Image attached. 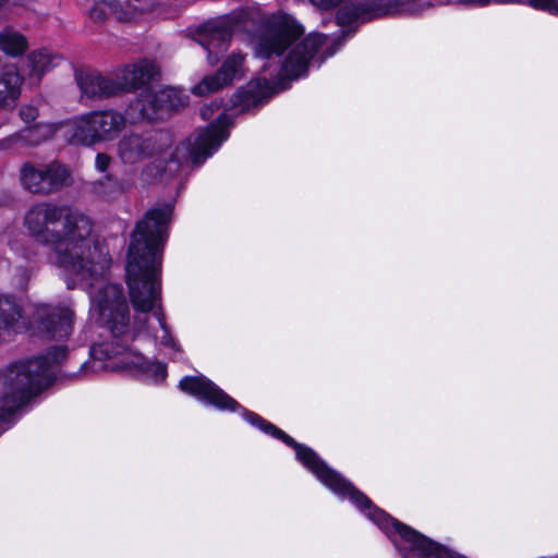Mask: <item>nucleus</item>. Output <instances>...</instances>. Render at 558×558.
Here are the masks:
<instances>
[{
  "instance_id": "obj_7",
  "label": "nucleus",
  "mask_w": 558,
  "mask_h": 558,
  "mask_svg": "<svg viewBox=\"0 0 558 558\" xmlns=\"http://www.w3.org/2000/svg\"><path fill=\"white\" fill-rule=\"evenodd\" d=\"M75 318L72 303L35 302L31 305L29 327L43 338L64 340L71 336Z\"/></svg>"
},
{
  "instance_id": "obj_29",
  "label": "nucleus",
  "mask_w": 558,
  "mask_h": 558,
  "mask_svg": "<svg viewBox=\"0 0 558 558\" xmlns=\"http://www.w3.org/2000/svg\"><path fill=\"white\" fill-rule=\"evenodd\" d=\"M87 369H88V366H87V364L85 363V364H83V365H82V367H81V371H80V372H81V373H83V374H86V373H87Z\"/></svg>"
},
{
  "instance_id": "obj_20",
  "label": "nucleus",
  "mask_w": 558,
  "mask_h": 558,
  "mask_svg": "<svg viewBox=\"0 0 558 558\" xmlns=\"http://www.w3.org/2000/svg\"><path fill=\"white\" fill-rule=\"evenodd\" d=\"M0 49L9 56L16 57L27 49V40L17 31L7 27L0 32Z\"/></svg>"
},
{
  "instance_id": "obj_1",
  "label": "nucleus",
  "mask_w": 558,
  "mask_h": 558,
  "mask_svg": "<svg viewBox=\"0 0 558 558\" xmlns=\"http://www.w3.org/2000/svg\"><path fill=\"white\" fill-rule=\"evenodd\" d=\"M172 213L171 203L153 207L132 233L125 266L135 311L132 323L122 287L107 281L110 257L93 234L89 216L69 205L40 202L24 217L29 234L50 250V262L62 270L66 287H81L88 292L90 311L108 332L105 340L92 344L90 356L98 361L121 357L117 367L135 369L153 383L166 378V365L131 351L130 344L143 336L173 352L180 351L161 301L162 252Z\"/></svg>"
},
{
  "instance_id": "obj_14",
  "label": "nucleus",
  "mask_w": 558,
  "mask_h": 558,
  "mask_svg": "<svg viewBox=\"0 0 558 558\" xmlns=\"http://www.w3.org/2000/svg\"><path fill=\"white\" fill-rule=\"evenodd\" d=\"M25 329L23 308L13 295L0 294V343Z\"/></svg>"
},
{
  "instance_id": "obj_15",
  "label": "nucleus",
  "mask_w": 558,
  "mask_h": 558,
  "mask_svg": "<svg viewBox=\"0 0 558 558\" xmlns=\"http://www.w3.org/2000/svg\"><path fill=\"white\" fill-rule=\"evenodd\" d=\"M75 78L82 94L89 98H104L121 93L117 78L106 77L97 72L77 71Z\"/></svg>"
},
{
  "instance_id": "obj_28",
  "label": "nucleus",
  "mask_w": 558,
  "mask_h": 558,
  "mask_svg": "<svg viewBox=\"0 0 558 558\" xmlns=\"http://www.w3.org/2000/svg\"><path fill=\"white\" fill-rule=\"evenodd\" d=\"M2 241L5 242L12 251L19 253L20 252V245L17 243V240H12L9 233H4L2 235Z\"/></svg>"
},
{
  "instance_id": "obj_23",
  "label": "nucleus",
  "mask_w": 558,
  "mask_h": 558,
  "mask_svg": "<svg viewBox=\"0 0 558 558\" xmlns=\"http://www.w3.org/2000/svg\"><path fill=\"white\" fill-rule=\"evenodd\" d=\"M512 1L513 0H453L456 4L470 8L486 7L493 3H512Z\"/></svg>"
},
{
  "instance_id": "obj_24",
  "label": "nucleus",
  "mask_w": 558,
  "mask_h": 558,
  "mask_svg": "<svg viewBox=\"0 0 558 558\" xmlns=\"http://www.w3.org/2000/svg\"><path fill=\"white\" fill-rule=\"evenodd\" d=\"M112 162V158L110 155L106 153H98L95 157V169L99 173H109L108 169L110 168Z\"/></svg>"
},
{
  "instance_id": "obj_26",
  "label": "nucleus",
  "mask_w": 558,
  "mask_h": 558,
  "mask_svg": "<svg viewBox=\"0 0 558 558\" xmlns=\"http://www.w3.org/2000/svg\"><path fill=\"white\" fill-rule=\"evenodd\" d=\"M342 1L343 0H311V3L322 11H328L339 5Z\"/></svg>"
},
{
  "instance_id": "obj_4",
  "label": "nucleus",
  "mask_w": 558,
  "mask_h": 558,
  "mask_svg": "<svg viewBox=\"0 0 558 558\" xmlns=\"http://www.w3.org/2000/svg\"><path fill=\"white\" fill-rule=\"evenodd\" d=\"M230 124V116L222 111L207 128L199 130L171 151L172 135L169 132H132L118 142L117 156L128 168L146 161L141 169L140 180L143 184H148L165 171L175 172L185 161L195 166L202 165L229 137Z\"/></svg>"
},
{
  "instance_id": "obj_18",
  "label": "nucleus",
  "mask_w": 558,
  "mask_h": 558,
  "mask_svg": "<svg viewBox=\"0 0 558 558\" xmlns=\"http://www.w3.org/2000/svg\"><path fill=\"white\" fill-rule=\"evenodd\" d=\"M23 78L13 64L0 59V109H12L21 96Z\"/></svg>"
},
{
  "instance_id": "obj_5",
  "label": "nucleus",
  "mask_w": 558,
  "mask_h": 558,
  "mask_svg": "<svg viewBox=\"0 0 558 558\" xmlns=\"http://www.w3.org/2000/svg\"><path fill=\"white\" fill-rule=\"evenodd\" d=\"M66 354V347H53L45 355L12 363L0 372V423L11 422L17 410L52 384Z\"/></svg>"
},
{
  "instance_id": "obj_3",
  "label": "nucleus",
  "mask_w": 558,
  "mask_h": 558,
  "mask_svg": "<svg viewBox=\"0 0 558 558\" xmlns=\"http://www.w3.org/2000/svg\"><path fill=\"white\" fill-rule=\"evenodd\" d=\"M201 401L220 411H241L242 416L251 425L294 448L298 461L324 486L339 498H348L374 522L390 538L401 558H465L375 507L371 499L340 473L329 468L313 449L296 442L283 430L256 413L243 409L232 397L204 375H201Z\"/></svg>"
},
{
  "instance_id": "obj_10",
  "label": "nucleus",
  "mask_w": 558,
  "mask_h": 558,
  "mask_svg": "<svg viewBox=\"0 0 558 558\" xmlns=\"http://www.w3.org/2000/svg\"><path fill=\"white\" fill-rule=\"evenodd\" d=\"M154 7V0H96L89 10L95 22L112 15L119 22H135Z\"/></svg>"
},
{
  "instance_id": "obj_21",
  "label": "nucleus",
  "mask_w": 558,
  "mask_h": 558,
  "mask_svg": "<svg viewBox=\"0 0 558 558\" xmlns=\"http://www.w3.org/2000/svg\"><path fill=\"white\" fill-rule=\"evenodd\" d=\"M512 3H524L534 10L558 16V0H513Z\"/></svg>"
},
{
  "instance_id": "obj_27",
  "label": "nucleus",
  "mask_w": 558,
  "mask_h": 558,
  "mask_svg": "<svg viewBox=\"0 0 558 558\" xmlns=\"http://www.w3.org/2000/svg\"><path fill=\"white\" fill-rule=\"evenodd\" d=\"M220 106L217 102H213L208 106H204L201 109V116L204 120H210L214 116L215 110H218Z\"/></svg>"
},
{
  "instance_id": "obj_25",
  "label": "nucleus",
  "mask_w": 558,
  "mask_h": 558,
  "mask_svg": "<svg viewBox=\"0 0 558 558\" xmlns=\"http://www.w3.org/2000/svg\"><path fill=\"white\" fill-rule=\"evenodd\" d=\"M19 113L22 121L26 124L34 122L39 114L38 108L34 105L22 106Z\"/></svg>"
},
{
  "instance_id": "obj_22",
  "label": "nucleus",
  "mask_w": 558,
  "mask_h": 558,
  "mask_svg": "<svg viewBox=\"0 0 558 558\" xmlns=\"http://www.w3.org/2000/svg\"><path fill=\"white\" fill-rule=\"evenodd\" d=\"M32 277V271L28 268H17L12 278V286L19 291H25Z\"/></svg>"
},
{
  "instance_id": "obj_6",
  "label": "nucleus",
  "mask_w": 558,
  "mask_h": 558,
  "mask_svg": "<svg viewBox=\"0 0 558 558\" xmlns=\"http://www.w3.org/2000/svg\"><path fill=\"white\" fill-rule=\"evenodd\" d=\"M125 116L117 110H97L75 117L65 123V136L72 144L93 146L116 140L125 129Z\"/></svg>"
},
{
  "instance_id": "obj_30",
  "label": "nucleus",
  "mask_w": 558,
  "mask_h": 558,
  "mask_svg": "<svg viewBox=\"0 0 558 558\" xmlns=\"http://www.w3.org/2000/svg\"><path fill=\"white\" fill-rule=\"evenodd\" d=\"M7 2V0H0V8Z\"/></svg>"
},
{
  "instance_id": "obj_16",
  "label": "nucleus",
  "mask_w": 558,
  "mask_h": 558,
  "mask_svg": "<svg viewBox=\"0 0 558 558\" xmlns=\"http://www.w3.org/2000/svg\"><path fill=\"white\" fill-rule=\"evenodd\" d=\"M159 73L157 64L147 59H141L125 64L117 77L121 92L140 88L153 81Z\"/></svg>"
},
{
  "instance_id": "obj_13",
  "label": "nucleus",
  "mask_w": 558,
  "mask_h": 558,
  "mask_svg": "<svg viewBox=\"0 0 558 558\" xmlns=\"http://www.w3.org/2000/svg\"><path fill=\"white\" fill-rule=\"evenodd\" d=\"M395 10H397L395 7L381 1L352 2L338 11L337 23L340 26H349L353 23L366 22L377 16L390 14Z\"/></svg>"
},
{
  "instance_id": "obj_19",
  "label": "nucleus",
  "mask_w": 558,
  "mask_h": 558,
  "mask_svg": "<svg viewBox=\"0 0 558 558\" xmlns=\"http://www.w3.org/2000/svg\"><path fill=\"white\" fill-rule=\"evenodd\" d=\"M60 57L49 50H38L27 57V68L31 77L40 80L41 76L59 64Z\"/></svg>"
},
{
  "instance_id": "obj_9",
  "label": "nucleus",
  "mask_w": 558,
  "mask_h": 558,
  "mask_svg": "<svg viewBox=\"0 0 558 558\" xmlns=\"http://www.w3.org/2000/svg\"><path fill=\"white\" fill-rule=\"evenodd\" d=\"M20 182L29 193L49 195L71 183V171L58 161L49 163L27 161L20 169Z\"/></svg>"
},
{
  "instance_id": "obj_2",
  "label": "nucleus",
  "mask_w": 558,
  "mask_h": 558,
  "mask_svg": "<svg viewBox=\"0 0 558 558\" xmlns=\"http://www.w3.org/2000/svg\"><path fill=\"white\" fill-rule=\"evenodd\" d=\"M255 54L265 60L255 80L233 95L232 107L248 111L278 90L286 81L306 75L311 63L324 62L335 54L339 44L327 36L311 33L302 38L304 26L291 14L282 11L266 14L256 5L241 8L203 25L197 43L207 52L209 63L218 62L227 51L234 32H252Z\"/></svg>"
},
{
  "instance_id": "obj_31",
  "label": "nucleus",
  "mask_w": 558,
  "mask_h": 558,
  "mask_svg": "<svg viewBox=\"0 0 558 558\" xmlns=\"http://www.w3.org/2000/svg\"><path fill=\"white\" fill-rule=\"evenodd\" d=\"M416 0H408V2H415Z\"/></svg>"
},
{
  "instance_id": "obj_12",
  "label": "nucleus",
  "mask_w": 558,
  "mask_h": 558,
  "mask_svg": "<svg viewBox=\"0 0 558 558\" xmlns=\"http://www.w3.org/2000/svg\"><path fill=\"white\" fill-rule=\"evenodd\" d=\"M65 131V123L39 122L0 141L1 149H21L36 146L50 138L59 130Z\"/></svg>"
},
{
  "instance_id": "obj_11",
  "label": "nucleus",
  "mask_w": 558,
  "mask_h": 558,
  "mask_svg": "<svg viewBox=\"0 0 558 558\" xmlns=\"http://www.w3.org/2000/svg\"><path fill=\"white\" fill-rule=\"evenodd\" d=\"M243 74L244 56L240 52H232L223 61L217 74L204 77L192 90L195 95L203 96L218 90L233 80L242 77Z\"/></svg>"
},
{
  "instance_id": "obj_17",
  "label": "nucleus",
  "mask_w": 558,
  "mask_h": 558,
  "mask_svg": "<svg viewBox=\"0 0 558 558\" xmlns=\"http://www.w3.org/2000/svg\"><path fill=\"white\" fill-rule=\"evenodd\" d=\"M134 185L132 179L119 178L113 173L88 183L89 193L97 199L113 203L123 197Z\"/></svg>"
},
{
  "instance_id": "obj_8",
  "label": "nucleus",
  "mask_w": 558,
  "mask_h": 558,
  "mask_svg": "<svg viewBox=\"0 0 558 558\" xmlns=\"http://www.w3.org/2000/svg\"><path fill=\"white\" fill-rule=\"evenodd\" d=\"M187 101L189 96L180 88L165 87L156 93L145 89L130 102L126 114L131 124L156 121L163 119L170 111L184 107Z\"/></svg>"
}]
</instances>
